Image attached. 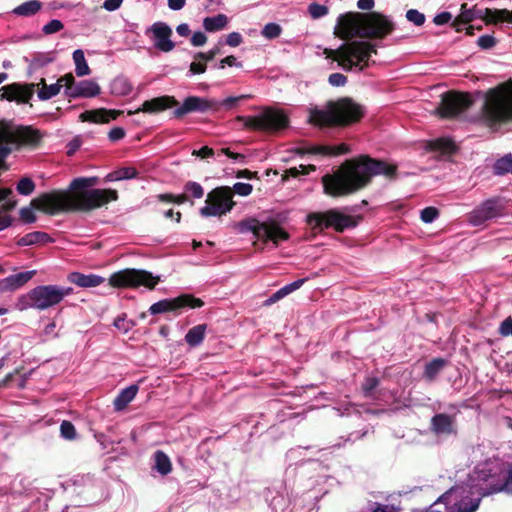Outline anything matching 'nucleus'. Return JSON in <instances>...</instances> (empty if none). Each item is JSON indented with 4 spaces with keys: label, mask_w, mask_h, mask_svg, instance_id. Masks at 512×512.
I'll return each instance as SVG.
<instances>
[{
    "label": "nucleus",
    "mask_w": 512,
    "mask_h": 512,
    "mask_svg": "<svg viewBox=\"0 0 512 512\" xmlns=\"http://www.w3.org/2000/svg\"><path fill=\"white\" fill-rule=\"evenodd\" d=\"M220 53L219 47H215L208 52H198L194 58L195 60H201L204 62L211 61L215 58L216 55Z\"/></svg>",
    "instance_id": "nucleus-55"
},
{
    "label": "nucleus",
    "mask_w": 512,
    "mask_h": 512,
    "mask_svg": "<svg viewBox=\"0 0 512 512\" xmlns=\"http://www.w3.org/2000/svg\"><path fill=\"white\" fill-rule=\"evenodd\" d=\"M471 485L456 486L445 492L438 500L427 509L426 512H440L434 509L439 504H444L448 512H475L481 501V497L489 495L483 489L485 484L474 479L471 475Z\"/></svg>",
    "instance_id": "nucleus-3"
},
{
    "label": "nucleus",
    "mask_w": 512,
    "mask_h": 512,
    "mask_svg": "<svg viewBox=\"0 0 512 512\" xmlns=\"http://www.w3.org/2000/svg\"><path fill=\"white\" fill-rule=\"evenodd\" d=\"M137 176V170L133 167H123L109 173L106 176L107 181H120L126 179H132Z\"/></svg>",
    "instance_id": "nucleus-40"
},
{
    "label": "nucleus",
    "mask_w": 512,
    "mask_h": 512,
    "mask_svg": "<svg viewBox=\"0 0 512 512\" xmlns=\"http://www.w3.org/2000/svg\"><path fill=\"white\" fill-rule=\"evenodd\" d=\"M439 215L435 207H426L421 211L420 218L424 223H432Z\"/></svg>",
    "instance_id": "nucleus-52"
},
{
    "label": "nucleus",
    "mask_w": 512,
    "mask_h": 512,
    "mask_svg": "<svg viewBox=\"0 0 512 512\" xmlns=\"http://www.w3.org/2000/svg\"><path fill=\"white\" fill-rule=\"evenodd\" d=\"M228 23V18L224 14H218L213 17H206L203 20V27L208 32H216L224 29Z\"/></svg>",
    "instance_id": "nucleus-35"
},
{
    "label": "nucleus",
    "mask_w": 512,
    "mask_h": 512,
    "mask_svg": "<svg viewBox=\"0 0 512 512\" xmlns=\"http://www.w3.org/2000/svg\"><path fill=\"white\" fill-rule=\"evenodd\" d=\"M40 85L41 88L38 90V98L42 101L49 100L56 96L60 92L61 87L65 86L64 82H61V78H59L56 83L51 85H47L45 83V79L42 78L40 82L36 84V87Z\"/></svg>",
    "instance_id": "nucleus-31"
},
{
    "label": "nucleus",
    "mask_w": 512,
    "mask_h": 512,
    "mask_svg": "<svg viewBox=\"0 0 512 512\" xmlns=\"http://www.w3.org/2000/svg\"><path fill=\"white\" fill-rule=\"evenodd\" d=\"M483 110L492 121L512 118V92L505 88L489 91Z\"/></svg>",
    "instance_id": "nucleus-11"
},
{
    "label": "nucleus",
    "mask_w": 512,
    "mask_h": 512,
    "mask_svg": "<svg viewBox=\"0 0 512 512\" xmlns=\"http://www.w3.org/2000/svg\"><path fill=\"white\" fill-rule=\"evenodd\" d=\"M504 208L500 199H488L470 212L468 220L472 225L479 226L488 220L501 216Z\"/></svg>",
    "instance_id": "nucleus-19"
},
{
    "label": "nucleus",
    "mask_w": 512,
    "mask_h": 512,
    "mask_svg": "<svg viewBox=\"0 0 512 512\" xmlns=\"http://www.w3.org/2000/svg\"><path fill=\"white\" fill-rule=\"evenodd\" d=\"M137 385H130L120 391L113 404L116 411L123 410L137 395Z\"/></svg>",
    "instance_id": "nucleus-29"
},
{
    "label": "nucleus",
    "mask_w": 512,
    "mask_h": 512,
    "mask_svg": "<svg viewBox=\"0 0 512 512\" xmlns=\"http://www.w3.org/2000/svg\"><path fill=\"white\" fill-rule=\"evenodd\" d=\"M477 44L482 49H490L495 46L496 40L493 36L486 34V35H482L478 38Z\"/></svg>",
    "instance_id": "nucleus-58"
},
{
    "label": "nucleus",
    "mask_w": 512,
    "mask_h": 512,
    "mask_svg": "<svg viewBox=\"0 0 512 512\" xmlns=\"http://www.w3.org/2000/svg\"><path fill=\"white\" fill-rule=\"evenodd\" d=\"M203 305L204 302L201 299L195 298L190 294H182L176 298L163 299L152 304L149 308V312L156 315L165 312H175L185 307L198 308Z\"/></svg>",
    "instance_id": "nucleus-15"
},
{
    "label": "nucleus",
    "mask_w": 512,
    "mask_h": 512,
    "mask_svg": "<svg viewBox=\"0 0 512 512\" xmlns=\"http://www.w3.org/2000/svg\"><path fill=\"white\" fill-rule=\"evenodd\" d=\"M364 28L367 35L381 38L393 30V24L387 17L371 13L365 20Z\"/></svg>",
    "instance_id": "nucleus-22"
},
{
    "label": "nucleus",
    "mask_w": 512,
    "mask_h": 512,
    "mask_svg": "<svg viewBox=\"0 0 512 512\" xmlns=\"http://www.w3.org/2000/svg\"><path fill=\"white\" fill-rule=\"evenodd\" d=\"M499 331L503 336L512 335V317L506 318L500 325Z\"/></svg>",
    "instance_id": "nucleus-64"
},
{
    "label": "nucleus",
    "mask_w": 512,
    "mask_h": 512,
    "mask_svg": "<svg viewBox=\"0 0 512 512\" xmlns=\"http://www.w3.org/2000/svg\"><path fill=\"white\" fill-rule=\"evenodd\" d=\"M495 172L499 175L512 172V153L498 159L494 165Z\"/></svg>",
    "instance_id": "nucleus-42"
},
{
    "label": "nucleus",
    "mask_w": 512,
    "mask_h": 512,
    "mask_svg": "<svg viewBox=\"0 0 512 512\" xmlns=\"http://www.w3.org/2000/svg\"><path fill=\"white\" fill-rule=\"evenodd\" d=\"M20 216L22 220L26 223H33L36 221L35 214L31 208L25 207L20 211Z\"/></svg>",
    "instance_id": "nucleus-63"
},
{
    "label": "nucleus",
    "mask_w": 512,
    "mask_h": 512,
    "mask_svg": "<svg viewBox=\"0 0 512 512\" xmlns=\"http://www.w3.org/2000/svg\"><path fill=\"white\" fill-rule=\"evenodd\" d=\"M73 60L75 63V73L78 77L90 74V68L85 59L84 52L81 49H77L73 52Z\"/></svg>",
    "instance_id": "nucleus-37"
},
{
    "label": "nucleus",
    "mask_w": 512,
    "mask_h": 512,
    "mask_svg": "<svg viewBox=\"0 0 512 512\" xmlns=\"http://www.w3.org/2000/svg\"><path fill=\"white\" fill-rule=\"evenodd\" d=\"M379 380L376 377H367L362 384V391L366 397L372 395L373 390L378 386Z\"/></svg>",
    "instance_id": "nucleus-51"
},
{
    "label": "nucleus",
    "mask_w": 512,
    "mask_h": 512,
    "mask_svg": "<svg viewBox=\"0 0 512 512\" xmlns=\"http://www.w3.org/2000/svg\"><path fill=\"white\" fill-rule=\"evenodd\" d=\"M159 282L158 276L145 270L124 269L113 273L109 278V283L114 287H139L145 286L153 289Z\"/></svg>",
    "instance_id": "nucleus-14"
},
{
    "label": "nucleus",
    "mask_w": 512,
    "mask_h": 512,
    "mask_svg": "<svg viewBox=\"0 0 512 512\" xmlns=\"http://www.w3.org/2000/svg\"><path fill=\"white\" fill-rule=\"evenodd\" d=\"M60 434L66 440H74L76 438V429L69 421H63L60 425Z\"/></svg>",
    "instance_id": "nucleus-44"
},
{
    "label": "nucleus",
    "mask_w": 512,
    "mask_h": 512,
    "mask_svg": "<svg viewBox=\"0 0 512 512\" xmlns=\"http://www.w3.org/2000/svg\"><path fill=\"white\" fill-rule=\"evenodd\" d=\"M310 152L314 153V154L336 156V155L348 153L349 148L346 144H340L337 146H314L310 150Z\"/></svg>",
    "instance_id": "nucleus-38"
},
{
    "label": "nucleus",
    "mask_w": 512,
    "mask_h": 512,
    "mask_svg": "<svg viewBox=\"0 0 512 512\" xmlns=\"http://www.w3.org/2000/svg\"><path fill=\"white\" fill-rule=\"evenodd\" d=\"M431 150L439 151L441 153H451L456 148L454 142L449 138H439L429 143Z\"/></svg>",
    "instance_id": "nucleus-41"
},
{
    "label": "nucleus",
    "mask_w": 512,
    "mask_h": 512,
    "mask_svg": "<svg viewBox=\"0 0 512 512\" xmlns=\"http://www.w3.org/2000/svg\"><path fill=\"white\" fill-rule=\"evenodd\" d=\"M52 242V238L45 232L34 231L25 234L17 240L18 246H32Z\"/></svg>",
    "instance_id": "nucleus-30"
},
{
    "label": "nucleus",
    "mask_w": 512,
    "mask_h": 512,
    "mask_svg": "<svg viewBox=\"0 0 512 512\" xmlns=\"http://www.w3.org/2000/svg\"><path fill=\"white\" fill-rule=\"evenodd\" d=\"M472 103L469 94L450 92L443 96L438 111L442 117H453L466 111Z\"/></svg>",
    "instance_id": "nucleus-18"
},
{
    "label": "nucleus",
    "mask_w": 512,
    "mask_h": 512,
    "mask_svg": "<svg viewBox=\"0 0 512 512\" xmlns=\"http://www.w3.org/2000/svg\"><path fill=\"white\" fill-rule=\"evenodd\" d=\"M372 53H376L373 45L363 41H352L342 44L337 49H326L327 58L338 62L346 71H361L368 65Z\"/></svg>",
    "instance_id": "nucleus-7"
},
{
    "label": "nucleus",
    "mask_w": 512,
    "mask_h": 512,
    "mask_svg": "<svg viewBox=\"0 0 512 512\" xmlns=\"http://www.w3.org/2000/svg\"><path fill=\"white\" fill-rule=\"evenodd\" d=\"M306 278H303V279H298L292 283H289L285 286H283L282 288H280L282 290V292L284 293L285 297L289 294H291L292 292L296 291L297 289H299L305 282H306Z\"/></svg>",
    "instance_id": "nucleus-57"
},
{
    "label": "nucleus",
    "mask_w": 512,
    "mask_h": 512,
    "mask_svg": "<svg viewBox=\"0 0 512 512\" xmlns=\"http://www.w3.org/2000/svg\"><path fill=\"white\" fill-rule=\"evenodd\" d=\"M250 97H251V95H249V94H242L239 96H230V97L225 98L224 100H222L219 103L217 102L216 106L219 105V106L225 107L226 109H231L235 105H237L240 101L249 99Z\"/></svg>",
    "instance_id": "nucleus-47"
},
{
    "label": "nucleus",
    "mask_w": 512,
    "mask_h": 512,
    "mask_svg": "<svg viewBox=\"0 0 512 512\" xmlns=\"http://www.w3.org/2000/svg\"><path fill=\"white\" fill-rule=\"evenodd\" d=\"M363 108L350 99H342L330 103L326 109L312 110L309 120L319 126L348 125L358 121L363 116Z\"/></svg>",
    "instance_id": "nucleus-6"
},
{
    "label": "nucleus",
    "mask_w": 512,
    "mask_h": 512,
    "mask_svg": "<svg viewBox=\"0 0 512 512\" xmlns=\"http://www.w3.org/2000/svg\"><path fill=\"white\" fill-rule=\"evenodd\" d=\"M96 183V177L76 178L70 184L74 193L65 191L46 193L33 199L32 205L47 214L55 215L66 211H90L117 200L116 190L86 189Z\"/></svg>",
    "instance_id": "nucleus-1"
},
{
    "label": "nucleus",
    "mask_w": 512,
    "mask_h": 512,
    "mask_svg": "<svg viewBox=\"0 0 512 512\" xmlns=\"http://www.w3.org/2000/svg\"><path fill=\"white\" fill-rule=\"evenodd\" d=\"M177 101L174 99V97L170 96H162L153 98L151 100L145 101L141 107L136 109L135 111H129L128 114L132 115L139 112H145V113H157L160 111L165 110L166 108L175 105Z\"/></svg>",
    "instance_id": "nucleus-25"
},
{
    "label": "nucleus",
    "mask_w": 512,
    "mask_h": 512,
    "mask_svg": "<svg viewBox=\"0 0 512 512\" xmlns=\"http://www.w3.org/2000/svg\"><path fill=\"white\" fill-rule=\"evenodd\" d=\"M328 82L330 85L334 87H340L346 84L347 78L345 75L341 73H333L329 76Z\"/></svg>",
    "instance_id": "nucleus-59"
},
{
    "label": "nucleus",
    "mask_w": 512,
    "mask_h": 512,
    "mask_svg": "<svg viewBox=\"0 0 512 512\" xmlns=\"http://www.w3.org/2000/svg\"><path fill=\"white\" fill-rule=\"evenodd\" d=\"M40 139V132L31 127L13 128L0 123V168L14 149L20 146H35Z\"/></svg>",
    "instance_id": "nucleus-8"
},
{
    "label": "nucleus",
    "mask_w": 512,
    "mask_h": 512,
    "mask_svg": "<svg viewBox=\"0 0 512 512\" xmlns=\"http://www.w3.org/2000/svg\"><path fill=\"white\" fill-rule=\"evenodd\" d=\"M64 27L63 23L58 19H53L42 28V31L46 35L54 34L62 30Z\"/></svg>",
    "instance_id": "nucleus-50"
},
{
    "label": "nucleus",
    "mask_w": 512,
    "mask_h": 512,
    "mask_svg": "<svg viewBox=\"0 0 512 512\" xmlns=\"http://www.w3.org/2000/svg\"><path fill=\"white\" fill-rule=\"evenodd\" d=\"M72 293V287L56 284L39 285L21 295L15 306L20 311L28 309L45 311L59 305Z\"/></svg>",
    "instance_id": "nucleus-5"
},
{
    "label": "nucleus",
    "mask_w": 512,
    "mask_h": 512,
    "mask_svg": "<svg viewBox=\"0 0 512 512\" xmlns=\"http://www.w3.org/2000/svg\"><path fill=\"white\" fill-rule=\"evenodd\" d=\"M185 192L190 193L194 198H202L204 190L202 186L197 182H188L184 187Z\"/></svg>",
    "instance_id": "nucleus-49"
},
{
    "label": "nucleus",
    "mask_w": 512,
    "mask_h": 512,
    "mask_svg": "<svg viewBox=\"0 0 512 512\" xmlns=\"http://www.w3.org/2000/svg\"><path fill=\"white\" fill-rule=\"evenodd\" d=\"M360 217H354L331 209L326 212H315L307 216V222L312 229L323 230L333 227L336 231L342 232L347 228L357 226Z\"/></svg>",
    "instance_id": "nucleus-10"
},
{
    "label": "nucleus",
    "mask_w": 512,
    "mask_h": 512,
    "mask_svg": "<svg viewBox=\"0 0 512 512\" xmlns=\"http://www.w3.org/2000/svg\"><path fill=\"white\" fill-rule=\"evenodd\" d=\"M217 102L198 96L187 97L181 106L175 109V117H182L185 114L192 112H206L216 107Z\"/></svg>",
    "instance_id": "nucleus-21"
},
{
    "label": "nucleus",
    "mask_w": 512,
    "mask_h": 512,
    "mask_svg": "<svg viewBox=\"0 0 512 512\" xmlns=\"http://www.w3.org/2000/svg\"><path fill=\"white\" fill-rule=\"evenodd\" d=\"M154 466L153 468L161 475H168L172 470V463L168 455L163 451H156L153 455Z\"/></svg>",
    "instance_id": "nucleus-34"
},
{
    "label": "nucleus",
    "mask_w": 512,
    "mask_h": 512,
    "mask_svg": "<svg viewBox=\"0 0 512 512\" xmlns=\"http://www.w3.org/2000/svg\"><path fill=\"white\" fill-rule=\"evenodd\" d=\"M281 32L282 28L279 24L268 23L263 27L261 34L266 39H275L280 36Z\"/></svg>",
    "instance_id": "nucleus-43"
},
{
    "label": "nucleus",
    "mask_w": 512,
    "mask_h": 512,
    "mask_svg": "<svg viewBox=\"0 0 512 512\" xmlns=\"http://www.w3.org/2000/svg\"><path fill=\"white\" fill-rule=\"evenodd\" d=\"M309 170H315L314 166L300 165L299 167H292L285 171V177H297L309 173Z\"/></svg>",
    "instance_id": "nucleus-53"
},
{
    "label": "nucleus",
    "mask_w": 512,
    "mask_h": 512,
    "mask_svg": "<svg viewBox=\"0 0 512 512\" xmlns=\"http://www.w3.org/2000/svg\"><path fill=\"white\" fill-rule=\"evenodd\" d=\"M35 274V271L20 272L0 280V291H14L25 285Z\"/></svg>",
    "instance_id": "nucleus-26"
},
{
    "label": "nucleus",
    "mask_w": 512,
    "mask_h": 512,
    "mask_svg": "<svg viewBox=\"0 0 512 512\" xmlns=\"http://www.w3.org/2000/svg\"><path fill=\"white\" fill-rule=\"evenodd\" d=\"M121 114V111L118 110H106L104 108L97 110H89L80 114V120L83 122H93V123H107L110 120H114L118 115Z\"/></svg>",
    "instance_id": "nucleus-27"
},
{
    "label": "nucleus",
    "mask_w": 512,
    "mask_h": 512,
    "mask_svg": "<svg viewBox=\"0 0 512 512\" xmlns=\"http://www.w3.org/2000/svg\"><path fill=\"white\" fill-rule=\"evenodd\" d=\"M35 189L34 182L27 177L22 178L17 184V191L21 195H30Z\"/></svg>",
    "instance_id": "nucleus-45"
},
{
    "label": "nucleus",
    "mask_w": 512,
    "mask_h": 512,
    "mask_svg": "<svg viewBox=\"0 0 512 512\" xmlns=\"http://www.w3.org/2000/svg\"><path fill=\"white\" fill-rule=\"evenodd\" d=\"M68 280L83 288L97 287L104 282V278L98 275L89 274L85 275L78 272H73L68 275Z\"/></svg>",
    "instance_id": "nucleus-28"
},
{
    "label": "nucleus",
    "mask_w": 512,
    "mask_h": 512,
    "mask_svg": "<svg viewBox=\"0 0 512 512\" xmlns=\"http://www.w3.org/2000/svg\"><path fill=\"white\" fill-rule=\"evenodd\" d=\"M133 86L128 78L116 77L110 84V91L115 96H126L131 93Z\"/></svg>",
    "instance_id": "nucleus-33"
},
{
    "label": "nucleus",
    "mask_w": 512,
    "mask_h": 512,
    "mask_svg": "<svg viewBox=\"0 0 512 512\" xmlns=\"http://www.w3.org/2000/svg\"><path fill=\"white\" fill-rule=\"evenodd\" d=\"M406 18L416 26H421L425 22V15L416 9H410L406 12Z\"/></svg>",
    "instance_id": "nucleus-48"
},
{
    "label": "nucleus",
    "mask_w": 512,
    "mask_h": 512,
    "mask_svg": "<svg viewBox=\"0 0 512 512\" xmlns=\"http://www.w3.org/2000/svg\"><path fill=\"white\" fill-rule=\"evenodd\" d=\"M206 328L205 324L192 327L185 335L186 342L192 347L200 345L204 340Z\"/></svg>",
    "instance_id": "nucleus-36"
},
{
    "label": "nucleus",
    "mask_w": 512,
    "mask_h": 512,
    "mask_svg": "<svg viewBox=\"0 0 512 512\" xmlns=\"http://www.w3.org/2000/svg\"><path fill=\"white\" fill-rule=\"evenodd\" d=\"M446 365V361L442 358H435L429 363L426 364L424 370V377L428 381H432L436 378V376L440 373V371Z\"/></svg>",
    "instance_id": "nucleus-39"
},
{
    "label": "nucleus",
    "mask_w": 512,
    "mask_h": 512,
    "mask_svg": "<svg viewBox=\"0 0 512 512\" xmlns=\"http://www.w3.org/2000/svg\"><path fill=\"white\" fill-rule=\"evenodd\" d=\"M396 170L394 164L361 156L347 161L333 174L325 175L322 178L324 191L333 197L351 194L365 187L372 176L383 175L393 178Z\"/></svg>",
    "instance_id": "nucleus-2"
},
{
    "label": "nucleus",
    "mask_w": 512,
    "mask_h": 512,
    "mask_svg": "<svg viewBox=\"0 0 512 512\" xmlns=\"http://www.w3.org/2000/svg\"><path fill=\"white\" fill-rule=\"evenodd\" d=\"M398 510H400V508L394 504L374 503L370 508V512H397Z\"/></svg>",
    "instance_id": "nucleus-56"
},
{
    "label": "nucleus",
    "mask_w": 512,
    "mask_h": 512,
    "mask_svg": "<svg viewBox=\"0 0 512 512\" xmlns=\"http://www.w3.org/2000/svg\"><path fill=\"white\" fill-rule=\"evenodd\" d=\"M358 17L359 14L352 12L339 15L335 27V34L343 40H348L356 36L360 29Z\"/></svg>",
    "instance_id": "nucleus-20"
},
{
    "label": "nucleus",
    "mask_w": 512,
    "mask_h": 512,
    "mask_svg": "<svg viewBox=\"0 0 512 512\" xmlns=\"http://www.w3.org/2000/svg\"><path fill=\"white\" fill-rule=\"evenodd\" d=\"M243 41V38L240 33L238 32H231L227 35L226 38V44L231 47H237L239 46Z\"/></svg>",
    "instance_id": "nucleus-60"
},
{
    "label": "nucleus",
    "mask_w": 512,
    "mask_h": 512,
    "mask_svg": "<svg viewBox=\"0 0 512 512\" xmlns=\"http://www.w3.org/2000/svg\"><path fill=\"white\" fill-rule=\"evenodd\" d=\"M153 33L154 46L162 52H170L175 44L171 41L172 29L163 22H156L150 27Z\"/></svg>",
    "instance_id": "nucleus-24"
},
{
    "label": "nucleus",
    "mask_w": 512,
    "mask_h": 512,
    "mask_svg": "<svg viewBox=\"0 0 512 512\" xmlns=\"http://www.w3.org/2000/svg\"><path fill=\"white\" fill-rule=\"evenodd\" d=\"M206 41H207V37L201 31L194 32L191 37V44L195 47L203 46L206 43Z\"/></svg>",
    "instance_id": "nucleus-61"
},
{
    "label": "nucleus",
    "mask_w": 512,
    "mask_h": 512,
    "mask_svg": "<svg viewBox=\"0 0 512 512\" xmlns=\"http://www.w3.org/2000/svg\"><path fill=\"white\" fill-rule=\"evenodd\" d=\"M36 84L31 83L27 85L11 84L0 89L1 97L9 101H17L27 103L32 98Z\"/></svg>",
    "instance_id": "nucleus-23"
},
{
    "label": "nucleus",
    "mask_w": 512,
    "mask_h": 512,
    "mask_svg": "<svg viewBox=\"0 0 512 512\" xmlns=\"http://www.w3.org/2000/svg\"><path fill=\"white\" fill-rule=\"evenodd\" d=\"M206 64L201 60L194 61L190 64L189 72L191 74H202L206 71Z\"/></svg>",
    "instance_id": "nucleus-62"
},
{
    "label": "nucleus",
    "mask_w": 512,
    "mask_h": 512,
    "mask_svg": "<svg viewBox=\"0 0 512 512\" xmlns=\"http://www.w3.org/2000/svg\"><path fill=\"white\" fill-rule=\"evenodd\" d=\"M234 205L232 189L228 186L217 187L207 194L200 214L203 217H220L230 212Z\"/></svg>",
    "instance_id": "nucleus-12"
},
{
    "label": "nucleus",
    "mask_w": 512,
    "mask_h": 512,
    "mask_svg": "<svg viewBox=\"0 0 512 512\" xmlns=\"http://www.w3.org/2000/svg\"><path fill=\"white\" fill-rule=\"evenodd\" d=\"M41 8L42 3L39 0H29L15 7L12 13L21 17H30L38 13Z\"/></svg>",
    "instance_id": "nucleus-32"
},
{
    "label": "nucleus",
    "mask_w": 512,
    "mask_h": 512,
    "mask_svg": "<svg viewBox=\"0 0 512 512\" xmlns=\"http://www.w3.org/2000/svg\"><path fill=\"white\" fill-rule=\"evenodd\" d=\"M308 13L313 19H319L328 14V7L318 3H311L308 6Z\"/></svg>",
    "instance_id": "nucleus-46"
},
{
    "label": "nucleus",
    "mask_w": 512,
    "mask_h": 512,
    "mask_svg": "<svg viewBox=\"0 0 512 512\" xmlns=\"http://www.w3.org/2000/svg\"><path fill=\"white\" fill-rule=\"evenodd\" d=\"M240 233L252 232L257 239L272 241L278 244L280 241L287 240L289 235L278 224L271 222H259L254 218L243 220L237 224Z\"/></svg>",
    "instance_id": "nucleus-13"
},
{
    "label": "nucleus",
    "mask_w": 512,
    "mask_h": 512,
    "mask_svg": "<svg viewBox=\"0 0 512 512\" xmlns=\"http://www.w3.org/2000/svg\"><path fill=\"white\" fill-rule=\"evenodd\" d=\"M449 409L451 413H436L431 418L429 428L437 437H448L457 433L456 417L459 411L455 405H450Z\"/></svg>",
    "instance_id": "nucleus-17"
},
{
    "label": "nucleus",
    "mask_w": 512,
    "mask_h": 512,
    "mask_svg": "<svg viewBox=\"0 0 512 512\" xmlns=\"http://www.w3.org/2000/svg\"><path fill=\"white\" fill-rule=\"evenodd\" d=\"M232 192L234 191L236 194L240 196H248L252 193L253 187L251 184L237 182L233 185Z\"/></svg>",
    "instance_id": "nucleus-54"
},
{
    "label": "nucleus",
    "mask_w": 512,
    "mask_h": 512,
    "mask_svg": "<svg viewBox=\"0 0 512 512\" xmlns=\"http://www.w3.org/2000/svg\"><path fill=\"white\" fill-rule=\"evenodd\" d=\"M61 82H64L66 95L71 98H92L101 91L100 86L93 80L75 82L71 73L62 76Z\"/></svg>",
    "instance_id": "nucleus-16"
},
{
    "label": "nucleus",
    "mask_w": 512,
    "mask_h": 512,
    "mask_svg": "<svg viewBox=\"0 0 512 512\" xmlns=\"http://www.w3.org/2000/svg\"><path fill=\"white\" fill-rule=\"evenodd\" d=\"M474 479L485 484L486 493L512 494V463L489 459L475 467Z\"/></svg>",
    "instance_id": "nucleus-4"
},
{
    "label": "nucleus",
    "mask_w": 512,
    "mask_h": 512,
    "mask_svg": "<svg viewBox=\"0 0 512 512\" xmlns=\"http://www.w3.org/2000/svg\"><path fill=\"white\" fill-rule=\"evenodd\" d=\"M236 121L250 130L275 133L288 126V116L280 109L264 108L255 116H237Z\"/></svg>",
    "instance_id": "nucleus-9"
}]
</instances>
